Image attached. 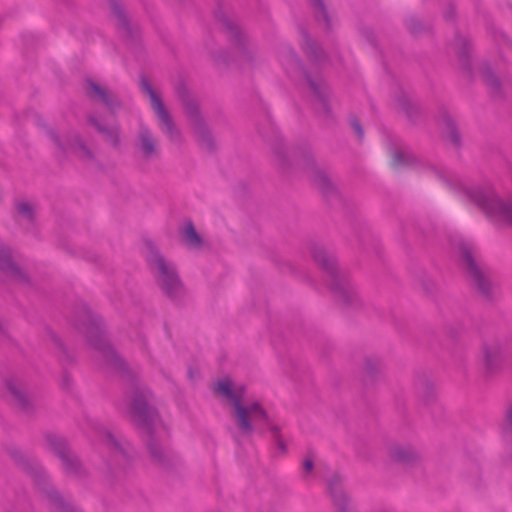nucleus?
<instances>
[{
  "label": "nucleus",
  "mask_w": 512,
  "mask_h": 512,
  "mask_svg": "<svg viewBox=\"0 0 512 512\" xmlns=\"http://www.w3.org/2000/svg\"><path fill=\"white\" fill-rule=\"evenodd\" d=\"M190 123H191V126H192L193 130H194V133L198 137H202L205 134V132H206L205 126L203 124L202 119H200L197 116V114L191 113V115H190Z\"/></svg>",
  "instance_id": "nucleus-13"
},
{
  "label": "nucleus",
  "mask_w": 512,
  "mask_h": 512,
  "mask_svg": "<svg viewBox=\"0 0 512 512\" xmlns=\"http://www.w3.org/2000/svg\"><path fill=\"white\" fill-rule=\"evenodd\" d=\"M51 140L55 146L64 153H74L81 158H86L89 153L76 135L58 136L51 134Z\"/></svg>",
  "instance_id": "nucleus-8"
},
{
  "label": "nucleus",
  "mask_w": 512,
  "mask_h": 512,
  "mask_svg": "<svg viewBox=\"0 0 512 512\" xmlns=\"http://www.w3.org/2000/svg\"><path fill=\"white\" fill-rule=\"evenodd\" d=\"M404 162V155L401 152H395L392 155L391 166L398 168Z\"/></svg>",
  "instance_id": "nucleus-17"
},
{
  "label": "nucleus",
  "mask_w": 512,
  "mask_h": 512,
  "mask_svg": "<svg viewBox=\"0 0 512 512\" xmlns=\"http://www.w3.org/2000/svg\"><path fill=\"white\" fill-rule=\"evenodd\" d=\"M90 93L93 97L102 99L105 103H109V95L101 86L96 83H90Z\"/></svg>",
  "instance_id": "nucleus-15"
},
{
  "label": "nucleus",
  "mask_w": 512,
  "mask_h": 512,
  "mask_svg": "<svg viewBox=\"0 0 512 512\" xmlns=\"http://www.w3.org/2000/svg\"><path fill=\"white\" fill-rule=\"evenodd\" d=\"M7 391L11 399L15 402L22 403L24 400L23 387L14 381H10L6 384Z\"/></svg>",
  "instance_id": "nucleus-12"
},
{
  "label": "nucleus",
  "mask_w": 512,
  "mask_h": 512,
  "mask_svg": "<svg viewBox=\"0 0 512 512\" xmlns=\"http://www.w3.org/2000/svg\"><path fill=\"white\" fill-rule=\"evenodd\" d=\"M390 457L398 462L410 463L418 459V453L410 446L396 445L391 448Z\"/></svg>",
  "instance_id": "nucleus-10"
},
{
  "label": "nucleus",
  "mask_w": 512,
  "mask_h": 512,
  "mask_svg": "<svg viewBox=\"0 0 512 512\" xmlns=\"http://www.w3.org/2000/svg\"><path fill=\"white\" fill-rule=\"evenodd\" d=\"M138 148L146 158L153 157L158 153L157 140L146 126H141L139 129Z\"/></svg>",
  "instance_id": "nucleus-9"
},
{
  "label": "nucleus",
  "mask_w": 512,
  "mask_h": 512,
  "mask_svg": "<svg viewBox=\"0 0 512 512\" xmlns=\"http://www.w3.org/2000/svg\"><path fill=\"white\" fill-rule=\"evenodd\" d=\"M468 197L492 221L512 225V205L503 202L492 191L473 190L468 192Z\"/></svg>",
  "instance_id": "nucleus-4"
},
{
  "label": "nucleus",
  "mask_w": 512,
  "mask_h": 512,
  "mask_svg": "<svg viewBox=\"0 0 512 512\" xmlns=\"http://www.w3.org/2000/svg\"><path fill=\"white\" fill-rule=\"evenodd\" d=\"M313 257L325 271L330 290L335 299L344 305L357 303L359 294L347 275L338 268L335 257L323 249L315 250Z\"/></svg>",
  "instance_id": "nucleus-2"
},
{
  "label": "nucleus",
  "mask_w": 512,
  "mask_h": 512,
  "mask_svg": "<svg viewBox=\"0 0 512 512\" xmlns=\"http://www.w3.org/2000/svg\"><path fill=\"white\" fill-rule=\"evenodd\" d=\"M134 413H135L136 416L140 417L141 411H140V409L137 406L134 407Z\"/></svg>",
  "instance_id": "nucleus-21"
},
{
  "label": "nucleus",
  "mask_w": 512,
  "mask_h": 512,
  "mask_svg": "<svg viewBox=\"0 0 512 512\" xmlns=\"http://www.w3.org/2000/svg\"><path fill=\"white\" fill-rule=\"evenodd\" d=\"M502 350L497 344L483 345L480 353V366L487 376L496 373L502 367Z\"/></svg>",
  "instance_id": "nucleus-6"
},
{
  "label": "nucleus",
  "mask_w": 512,
  "mask_h": 512,
  "mask_svg": "<svg viewBox=\"0 0 512 512\" xmlns=\"http://www.w3.org/2000/svg\"><path fill=\"white\" fill-rule=\"evenodd\" d=\"M353 129L358 134V136L361 138L363 133H362L359 123H357V122L353 123Z\"/></svg>",
  "instance_id": "nucleus-20"
},
{
  "label": "nucleus",
  "mask_w": 512,
  "mask_h": 512,
  "mask_svg": "<svg viewBox=\"0 0 512 512\" xmlns=\"http://www.w3.org/2000/svg\"><path fill=\"white\" fill-rule=\"evenodd\" d=\"M463 261L467 270L472 277L475 285L484 293H487L490 287V282L476 263L475 251L471 247L464 245L461 248Z\"/></svg>",
  "instance_id": "nucleus-7"
},
{
  "label": "nucleus",
  "mask_w": 512,
  "mask_h": 512,
  "mask_svg": "<svg viewBox=\"0 0 512 512\" xmlns=\"http://www.w3.org/2000/svg\"><path fill=\"white\" fill-rule=\"evenodd\" d=\"M217 397L232 407V414L238 428L243 433L253 430H269L274 435L280 431V425L257 401L248 399L245 390L235 385L229 378H223L214 385Z\"/></svg>",
  "instance_id": "nucleus-1"
},
{
  "label": "nucleus",
  "mask_w": 512,
  "mask_h": 512,
  "mask_svg": "<svg viewBox=\"0 0 512 512\" xmlns=\"http://www.w3.org/2000/svg\"><path fill=\"white\" fill-rule=\"evenodd\" d=\"M54 498H55V501H58V500H59V499H58V496H53V497L51 498V500H54Z\"/></svg>",
  "instance_id": "nucleus-22"
},
{
  "label": "nucleus",
  "mask_w": 512,
  "mask_h": 512,
  "mask_svg": "<svg viewBox=\"0 0 512 512\" xmlns=\"http://www.w3.org/2000/svg\"><path fill=\"white\" fill-rule=\"evenodd\" d=\"M313 468V461L311 459H305L303 462V470L306 474L310 473Z\"/></svg>",
  "instance_id": "nucleus-18"
},
{
  "label": "nucleus",
  "mask_w": 512,
  "mask_h": 512,
  "mask_svg": "<svg viewBox=\"0 0 512 512\" xmlns=\"http://www.w3.org/2000/svg\"><path fill=\"white\" fill-rule=\"evenodd\" d=\"M148 247L147 261L157 283L169 296L176 297L182 291V284L175 266L166 261L154 247L150 245Z\"/></svg>",
  "instance_id": "nucleus-3"
},
{
  "label": "nucleus",
  "mask_w": 512,
  "mask_h": 512,
  "mask_svg": "<svg viewBox=\"0 0 512 512\" xmlns=\"http://www.w3.org/2000/svg\"><path fill=\"white\" fill-rule=\"evenodd\" d=\"M141 90L147 96L151 108L156 116L157 125L170 141L179 143L182 140L181 132L175 126L173 119L163 104L159 94L147 80L141 81Z\"/></svg>",
  "instance_id": "nucleus-5"
},
{
  "label": "nucleus",
  "mask_w": 512,
  "mask_h": 512,
  "mask_svg": "<svg viewBox=\"0 0 512 512\" xmlns=\"http://www.w3.org/2000/svg\"><path fill=\"white\" fill-rule=\"evenodd\" d=\"M99 130L105 134L106 139L112 144H117L118 142V131L115 127L103 128L99 126Z\"/></svg>",
  "instance_id": "nucleus-16"
},
{
  "label": "nucleus",
  "mask_w": 512,
  "mask_h": 512,
  "mask_svg": "<svg viewBox=\"0 0 512 512\" xmlns=\"http://www.w3.org/2000/svg\"><path fill=\"white\" fill-rule=\"evenodd\" d=\"M0 267L3 268V269H6V268L7 269H11V270L15 269L14 264H12L8 260H5V261L0 260Z\"/></svg>",
  "instance_id": "nucleus-19"
},
{
  "label": "nucleus",
  "mask_w": 512,
  "mask_h": 512,
  "mask_svg": "<svg viewBox=\"0 0 512 512\" xmlns=\"http://www.w3.org/2000/svg\"><path fill=\"white\" fill-rule=\"evenodd\" d=\"M182 241L189 249L192 250L200 249L203 246V239L196 232L191 223H187L183 226Z\"/></svg>",
  "instance_id": "nucleus-11"
},
{
  "label": "nucleus",
  "mask_w": 512,
  "mask_h": 512,
  "mask_svg": "<svg viewBox=\"0 0 512 512\" xmlns=\"http://www.w3.org/2000/svg\"><path fill=\"white\" fill-rule=\"evenodd\" d=\"M17 213L20 217L30 219L33 215V207L30 203L21 201L16 205Z\"/></svg>",
  "instance_id": "nucleus-14"
}]
</instances>
